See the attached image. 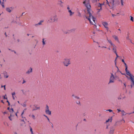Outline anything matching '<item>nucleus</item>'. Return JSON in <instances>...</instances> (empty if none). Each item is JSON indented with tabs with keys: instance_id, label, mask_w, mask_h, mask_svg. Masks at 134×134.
<instances>
[{
	"instance_id": "nucleus-1",
	"label": "nucleus",
	"mask_w": 134,
	"mask_h": 134,
	"mask_svg": "<svg viewBox=\"0 0 134 134\" xmlns=\"http://www.w3.org/2000/svg\"><path fill=\"white\" fill-rule=\"evenodd\" d=\"M86 6L88 12L86 18L89 21L90 24L95 26L96 24V19L92 15V12L90 9V4L87 3L86 4Z\"/></svg>"
},
{
	"instance_id": "nucleus-2",
	"label": "nucleus",
	"mask_w": 134,
	"mask_h": 134,
	"mask_svg": "<svg viewBox=\"0 0 134 134\" xmlns=\"http://www.w3.org/2000/svg\"><path fill=\"white\" fill-rule=\"evenodd\" d=\"M62 63L64 66L66 67L68 66L71 64V62L70 59L66 58L64 59Z\"/></svg>"
},
{
	"instance_id": "nucleus-3",
	"label": "nucleus",
	"mask_w": 134,
	"mask_h": 134,
	"mask_svg": "<svg viewBox=\"0 0 134 134\" xmlns=\"http://www.w3.org/2000/svg\"><path fill=\"white\" fill-rule=\"evenodd\" d=\"M58 20V18L56 15H54L51 17L48 20L49 22H57Z\"/></svg>"
},
{
	"instance_id": "nucleus-4",
	"label": "nucleus",
	"mask_w": 134,
	"mask_h": 134,
	"mask_svg": "<svg viewBox=\"0 0 134 134\" xmlns=\"http://www.w3.org/2000/svg\"><path fill=\"white\" fill-rule=\"evenodd\" d=\"M118 76H111L109 83L113 82L115 80L118 79Z\"/></svg>"
},
{
	"instance_id": "nucleus-5",
	"label": "nucleus",
	"mask_w": 134,
	"mask_h": 134,
	"mask_svg": "<svg viewBox=\"0 0 134 134\" xmlns=\"http://www.w3.org/2000/svg\"><path fill=\"white\" fill-rule=\"evenodd\" d=\"M45 112L47 114L51 115V111L49 110V107L47 105H46Z\"/></svg>"
},
{
	"instance_id": "nucleus-6",
	"label": "nucleus",
	"mask_w": 134,
	"mask_h": 134,
	"mask_svg": "<svg viewBox=\"0 0 134 134\" xmlns=\"http://www.w3.org/2000/svg\"><path fill=\"white\" fill-rule=\"evenodd\" d=\"M102 24L104 26V27L106 28L107 30H108V28L107 26L108 25V23L106 22H102Z\"/></svg>"
},
{
	"instance_id": "nucleus-7",
	"label": "nucleus",
	"mask_w": 134,
	"mask_h": 134,
	"mask_svg": "<svg viewBox=\"0 0 134 134\" xmlns=\"http://www.w3.org/2000/svg\"><path fill=\"white\" fill-rule=\"evenodd\" d=\"M112 51L114 53L116 52V47L114 44L112 46Z\"/></svg>"
},
{
	"instance_id": "nucleus-8",
	"label": "nucleus",
	"mask_w": 134,
	"mask_h": 134,
	"mask_svg": "<svg viewBox=\"0 0 134 134\" xmlns=\"http://www.w3.org/2000/svg\"><path fill=\"white\" fill-rule=\"evenodd\" d=\"M97 43L98 44V46H100L101 45L102 46H104V45H106L104 44L103 41H100L99 42H97Z\"/></svg>"
},
{
	"instance_id": "nucleus-9",
	"label": "nucleus",
	"mask_w": 134,
	"mask_h": 134,
	"mask_svg": "<svg viewBox=\"0 0 134 134\" xmlns=\"http://www.w3.org/2000/svg\"><path fill=\"white\" fill-rule=\"evenodd\" d=\"M112 37L115 39V40L118 43H119V41L117 36L115 35H113Z\"/></svg>"
},
{
	"instance_id": "nucleus-10",
	"label": "nucleus",
	"mask_w": 134,
	"mask_h": 134,
	"mask_svg": "<svg viewBox=\"0 0 134 134\" xmlns=\"http://www.w3.org/2000/svg\"><path fill=\"white\" fill-rule=\"evenodd\" d=\"M6 1V0H0V3L3 8L4 7L3 3Z\"/></svg>"
},
{
	"instance_id": "nucleus-11",
	"label": "nucleus",
	"mask_w": 134,
	"mask_h": 134,
	"mask_svg": "<svg viewBox=\"0 0 134 134\" xmlns=\"http://www.w3.org/2000/svg\"><path fill=\"white\" fill-rule=\"evenodd\" d=\"M107 40L108 41V42L111 45V46H112V45L114 44H113L111 41V40H110V39H109L107 37Z\"/></svg>"
},
{
	"instance_id": "nucleus-12",
	"label": "nucleus",
	"mask_w": 134,
	"mask_h": 134,
	"mask_svg": "<svg viewBox=\"0 0 134 134\" xmlns=\"http://www.w3.org/2000/svg\"><path fill=\"white\" fill-rule=\"evenodd\" d=\"M43 22L42 20L40 21V22L38 24H35L34 25V26L36 27H37V26L40 25L42 24V23Z\"/></svg>"
},
{
	"instance_id": "nucleus-13",
	"label": "nucleus",
	"mask_w": 134,
	"mask_h": 134,
	"mask_svg": "<svg viewBox=\"0 0 134 134\" xmlns=\"http://www.w3.org/2000/svg\"><path fill=\"white\" fill-rule=\"evenodd\" d=\"M112 120V117H110V118H109L106 121V122H105V123H107V122H108L109 121H110V122H111Z\"/></svg>"
},
{
	"instance_id": "nucleus-14",
	"label": "nucleus",
	"mask_w": 134,
	"mask_h": 134,
	"mask_svg": "<svg viewBox=\"0 0 134 134\" xmlns=\"http://www.w3.org/2000/svg\"><path fill=\"white\" fill-rule=\"evenodd\" d=\"M106 1H107V4H108V5L109 6H110V7L111 6H113L114 5H114H112L111 4V3H110V2L112 1V0H111L110 1V3H109V2L107 0H106Z\"/></svg>"
},
{
	"instance_id": "nucleus-15",
	"label": "nucleus",
	"mask_w": 134,
	"mask_h": 134,
	"mask_svg": "<svg viewBox=\"0 0 134 134\" xmlns=\"http://www.w3.org/2000/svg\"><path fill=\"white\" fill-rule=\"evenodd\" d=\"M125 71L126 72V74L128 75H131L130 72L127 69H125Z\"/></svg>"
},
{
	"instance_id": "nucleus-16",
	"label": "nucleus",
	"mask_w": 134,
	"mask_h": 134,
	"mask_svg": "<svg viewBox=\"0 0 134 134\" xmlns=\"http://www.w3.org/2000/svg\"><path fill=\"white\" fill-rule=\"evenodd\" d=\"M98 47L102 48V49H106L107 48V47L106 46V45H104V46H102L101 45L100 46H98Z\"/></svg>"
},
{
	"instance_id": "nucleus-17",
	"label": "nucleus",
	"mask_w": 134,
	"mask_h": 134,
	"mask_svg": "<svg viewBox=\"0 0 134 134\" xmlns=\"http://www.w3.org/2000/svg\"><path fill=\"white\" fill-rule=\"evenodd\" d=\"M32 69L31 68H30L28 70V71L26 72V73L27 74H29L30 72H32Z\"/></svg>"
},
{
	"instance_id": "nucleus-18",
	"label": "nucleus",
	"mask_w": 134,
	"mask_h": 134,
	"mask_svg": "<svg viewBox=\"0 0 134 134\" xmlns=\"http://www.w3.org/2000/svg\"><path fill=\"white\" fill-rule=\"evenodd\" d=\"M63 3L61 1H58V4L60 5V6L62 7L63 6V5H62V4Z\"/></svg>"
},
{
	"instance_id": "nucleus-19",
	"label": "nucleus",
	"mask_w": 134,
	"mask_h": 134,
	"mask_svg": "<svg viewBox=\"0 0 134 134\" xmlns=\"http://www.w3.org/2000/svg\"><path fill=\"white\" fill-rule=\"evenodd\" d=\"M114 129L113 128H111L110 129V133L113 134V133L114 131Z\"/></svg>"
},
{
	"instance_id": "nucleus-20",
	"label": "nucleus",
	"mask_w": 134,
	"mask_h": 134,
	"mask_svg": "<svg viewBox=\"0 0 134 134\" xmlns=\"http://www.w3.org/2000/svg\"><path fill=\"white\" fill-rule=\"evenodd\" d=\"M68 12L70 14V15L71 16L72 15L74 14V12H72L71 11V10H69V11H68Z\"/></svg>"
},
{
	"instance_id": "nucleus-21",
	"label": "nucleus",
	"mask_w": 134,
	"mask_h": 134,
	"mask_svg": "<svg viewBox=\"0 0 134 134\" xmlns=\"http://www.w3.org/2000/svg\"><path fill=\"white\" fill-rule=\"evenodd\" d=\"M121 112L122 115H125L127 114V113L124 110H121Z\"/></svg>"
},
{
	"instance_id": "nucleus-22",
	"label": "nucleus",
	"mask_w": 134,
	"mask_h": 134,
	"mask_svg": "<svg viewBox=\"0 0 134 134\" xmlns=\"http://www.w3.org/2000/svg\"><path fill=\"white\" fill-rule=\"evenodd\" d=\"M6 10L8 12L10 13L11 11V10L10 8H6Z\"/></svg>"
},
{
	"instance_id": "nucleus-23",
	"label": "nucleus",
	"mask_w": 134,
	"mask_h": 134,
	"mask_svg": "<svg viewBox=\"0 0 134 134\" xmlns=\"http://www.w3.org/2000/svg\"><path fill=\"white\" fill-rule=\"evenodd\" d=\"M40 109V107H35V108H33L32 109V111H34L35 110H37V109Z\"/></svg>"
},
{
	"instance_id": "nucleus-24",
	"label": "nucleus",
	"mask_w": 134,
	"mask_h": 134,
	"mask_svg": "<svg viewBox=\"0 0 134 134\" xmlns=\"http://www.w3.org/2000/svg\"><path fill=\"white\" fill-rule=\"evenodd\" d=\"M72 97H74V98L76 99H79V97L76 96H75L74 94H72Z\"/></svg>"
},
{
	"instance_id": "nucleus-25",
	"label": "nucleus",
	"mask_w": 134,
	"mask_h": 134,
	"mask_svg": "<svg viewBox=\"0 0 134 134\" xmlns=\"http://www.w3.org/2000/svg\"><path fill=\"white\" fill-rule=\"evenodd\" d=\"M12 97L13 98V99L14 100L15 99V97H14V96H15V92H13V93H12Z\"/></svg>"
},
{
	"instance_id": "nucleus-26",
	"label": "nucleus",
	"mask_w": 134,
	"mask_h": 134,
	"mask_svg": "<svg viewBox=\"0 0 134 134\" xmlns=\"http://www.w3.org/2000/svg\"><path fill=\"white\" fill-rule=\"evenodd\" d=\"M44 38H43L42 40V43H43V45H44L45 44V42L46 41H44Z\"/></svg>"
},
{
	"instance_id": "nucleus-27",
	"label": "nucleus",
	"mask_w": 134,
	"mask_h": 134,
	"mask_svg": "<svg viewBox=\"0 0 134 134\" xmlns=\"http://www.w3.org/2000/svg\"><path fill=\"white\" fill-rule=\"evenodd\" d=\"M9 111L10 113H13V112H14L13 109L12 108L10 109V110H9Z\"/></svg>"
},
{
	"instance_id": "nucleus-28",
	"label": "nucleus",
	"mask_w": 134,
	"mask_h": 134,
	"mask_svg": "<svg viewBox=\"0 0 134 134\" xmlns=\"http://www.w3.org/2000/svg\"><path fill=\"white\" fill-rule=\"evenodd\" d=\"M13 115H12V114H11L10 116L9 117V118L10 120L11 121L12 120V119L11 118V117Z\"/></svg>"
},
{
	"instance_id": "nucleus-29",
	"label": "nucleus",
	"mask_w": 134,
	"mask_h": 134,
	"mask_svg": "<svg viewBox=\"0 0 134 134\" xmlns=\"http://www.w3.org/2000/svg\"><path fill=\"white\" fill-rule=\"evenodd\" d=\"M8 76H3V77L2 78V79L4 80L5 78H7L8 77Z\"/></svg>"
},
{
	"instance_id": "nucleus-30",
	"label": "nucleus",
	"mask_w": 134,
	"mask_h": 134,
	"mask_svg": "<svg viewBox=\"0 0 134 134\" xmlns=\"http://www.w3.org/2000/svg\"><path fill=\"white\" fill-rule=\"evenodd\" d=\"M67 9H68V11H69V10H71L70 9V7H69V5H68L67 6Z\"/></svg>"
},
{
	"instance_id": "nucleus-31",
	"label": "nucleus",
	"mask_w": 134,
	"mask_h": 134,
	"mask_svg": "<svg viewBox=\"0 0 134 134\" xmlns=\"http://www.w3.org/2000/svg\"><path fill=\"white\" fill-rule=\"evenodd\" d=\"M3 74L4 75H7V74L6 71H4L3 73Z\"/></svg>"
},
{
	"instance_id": "nucleus-32",
	"label": "nucleus",
	"mask_w": 134,
	"mask_h": 134,
	"mask_svg": "<svg viewBox=\"0 0 134 134\" xmlns=\"http://www.w3.org/2000/svg\"><path fill=\"white\" fill-rule=\"evenodd\" d=\"M99 5L98 6L99 7H101L102 5H104V3H99Z\"/></svg>"
},
{
	"instance_id": "nucleus-33",
	"label": "nucleus",
	"mask_w": 134,
	"mask_h": 134,
	"mask_svg": "<svg viewBox=\"0 0 134 134\" xmlns=\"http://www.w3.org/2000/svg\"><path fill=\"white\" fill-rule=\"evenodd\" d=\"M125 66V68H126L125 69H127V65L125 63H124Z\"/></svg>"
},
{
	"instance_id": "nucleus-34",
	"label": "nucleus",
	"mask_w": 134,
	"mask_h": 134,
	"mask_svg": "<svg viewBox=\"0 0 134 134\" xmlns=\"http://www.w3.org/2000/svg\"><path fill=\"white\" fill-rule=\"evenodd\" d=\"M130 17H131V18H130L131 20L132 21H133V17L131 16H130Z\"/></svg>"
},
{
	"instance_id": "nucleus-35",
	"label": "nucleus",
	"mask_w": 134,
	"mask_h": 134,
	"mask_svg": "<svg viewBox=\"0 0 134 134\" xmlns=\"http://www.w3.org/2000/svg\"><path fill=\"white\" fill-rule=\"evenodd\" d=\"M115 53L116 54V58L115 59V61L116 60V59H117V58L119 57V56H118V55L117 54V52H116V53Z\"/></svg>"
},
{
	"instance_id": "nucleus-36",
	"label": "nucleus",
	"mask_w": 134,
	"mask_h": 134,
	"mask_svg": "<svg viewBox=\"0 0 134 134\" xmlns=\"http://www.w3.org/2000/svg\"><path fill=\"white\" fill-rule=\"evenodd\" d=\"M32 117L34 119H35V115H31Z\"/></svg>"
},
{
	"instance_id": "nucleus-37",
	"label": "nucleus",
	"mask_w": 134,
	"mask_h": 134,
	"mask_svg": "<svg viewBox=\"0 0 134 134\" xmlns=\"http://www.w3.org/2000/svg\"><path fill=\"white\" fill-rule=\"evenodd\" d=\"M110 3H111L112 5H114V0H112L111 2H110Z\"/></svg>"
},
{
	"instance_id": "nucleus-38",
	"label": "nucleus",
	"mask_w": 134,
	"mask_h": 134,
	"mask_svg": "<svg viewBox=\"0 0 134 134\" xmlns=\"http://www.w3.org/2000/svg\"><path fill=\"white\" fill-rule=\"evenodd\" d=\"M119 14L118 13H117L116 15L112 14V16L113 17H114L115 16H117Z\"/></svg>"
},
{
	"instance_id": "nucleus-39",
	"label": "nucleus",
	"mask_w": 134,
	"mask_h": 134,
	"mask_svg": "<svg viewBox=\"0 0 134 134\" xmlns=\"http://www.w3.org/2000/svg\"><path fill=\"white\" fill-rule=\"evenodd\" d=\"M121 5L122 6H123L124 5L123 3V0H121Z\"/></svg>"
},
{
	"instance_id": "nucleus-40",
	"label": "nucleus",
	"mask_w": 134,
	"mask_h": 134,
	"mask_svg": "<svg viewBox=\"0 0 134 134\" xmlns=\"http://www.w3.org/2000/svg\"><path fill=\"white\" fill-rule=\"evenodd\" d=\"M6 96V95H5L3 96V99H7V98H6L5 97V96Z\"/></svg>"
},
{
	"instance_id": "nucleus-41",
	"label": "nucleus",
	"mask_w": 134,
	"mask_h": 134,
	"mask_svg": "<svg viewBox=\"0 0 134 134\" xmlns=\"http://www.w3.org/2000/svg\"><path fill=\"white\" fill-rule=\"evenodd\" d=\"M22 105L24 107H26V105L25 103H24L23 105Z\"/></svg>"
},
{
	"instance_id": "nucleus-42",
	"label": "nucleus",
	"mask_w": 134,
	"mask_h": 134,
	"mask_svg": "<svg viewBox=\"0 0 134 134\" xmlns=\"http://www.w3.org/2000/svg\"><path fill=\"white\" fill-rule=\"evenodd\" d=\"M107 111H108L110 112H111L113 111L111 109H108L107 110Z\"/></svg>"
},
{
	"instance_id": "nucleus-43",
	"label": "nucleus",
	"mask_w": 134,
	"mask_h": 134,
	"mask_svg": "<svg viewBox=\"0 0 134 134\" xmlns=\"http://www.w3.org/2000/svg\"><path fill=\"white\" fill-rule=\"evenodd\" d=\"M30 131L31 132V133L32 134H33V131H32V129L31 128V127L30 128Z\"/></svg>"
},
{
	"instance_id": "nucleus-44",
	"label": "nucleus",
	"mask_w": 134,
	"mask_h": 134,
	"mask_svg": "<svg viewBox=\"0 0 134 134\" xmlns=\"http://www.w3.org/2000/svg\"><path fill=\"white\" fill-rule=\"evenodd\" d=\"M77 104L78 105H80V102L79 101H78V102H77Z\"/></svg>"
},
{
	"instance_id": "nucleus-45",
	"label": "nucleus",
	"mask_w": 134,
	"mask_h": 134,
	"mask_svg": "<svg viewBox=\"0 0 134 134\" xmlns=\"http://www.w3.org/2000/svg\"><path fill=\"white\" fill-rule=\"evenodd\" d=\"M117 110L118 111V113H119V112H120V111L121 112V111L120 110V109H117Z\"/></svg>"
},
{
	"instance_id": "nucleus-46",
	"label": "nucleus",
	"mask_w": 134,
	"mask_h": 134,
	"mask_svg": "<svg viewBox=\"0 0 134 134\" xmlns=\"http://www.w3.org/2000/svg\"><path fill=\"white\" fill-rule=\"evenodd\" d=\"M97 0H92V2H96L97 1Z\"/></svg>"
},
{
	"instance_id": "nucleus-47",
	"label": "nucleus",
	"mask_w": 134,
	"mask_h": 134,
	"mask_svg": "<svg viewBox=\"0 0 134 134\" xmlns=\"http://www.w3.org/2000/svg\"><path fill=\"white\" fill-rule=\"evenodd\" d=\"M126 39H127V40H129V39H129V36H127L126 37Z\"/></svg>"
},
{
	"instance_id": "nucleus-48",
	"label": "nucleus",
	"mask_w": 134,
	"mask_h": 134,
	"mask_svg": "<svg viewBox=\"0 0 134 134\" xmlns=\"http://www.w3.org/2000/svg\"><path fill=\"white\" fill-rule=\"evenodd\" d=\"M24 111H23V112L21 114V116L22 118H23V115L24 114Z\"/></svg>"
},
{
	"instance_id": "nucleus-49",
	"label": "nucleus",
	"mask_w": 134,
	"mask_h": 134,
	"mask_svg": "<svg viewBox=\"0 0 134 134\" xmlns=\"http://www.w3.org/2000/svg\"><path fill=\"white\" fill-rule=\"evenodd\" d=\"M122 62H123L124 63H125V61H124V59H122Z\"/></svg>"
},
{
	"instance_id": "nucleus-50",
	"label": "nucleus",
	"mask_w": 134,
	"mask_h": 134,
	"mask_svg": "<svg viewBox=\"0 0 134 134\" xmlns=\"http://www.w3.org/2000/svg\"><path fill=\"white\" fill-rule=\"evenodd\" d=\"M5 85H4L3 86V87L4 88V90H5Z\"/></svg>"
},
{
	"instance_id": "nucleus-51",
	"label": "nucleus",
	"mask_w": 134,
	"mask_h": 134,
	"mask_svg": "<svg viewBox=\"0 0 134 134\" xmlns=\"http://www.w3.org/2000/svg\"><path fill=\"white\" fill-rule=\"evenodd\" d=\"M124 86H125V87H126V84H125V83H124Z\"/></svg>"
},
{
	"instance_id": "nucleus-52",
	"label": "nucleus",
	"mask_w": 134,
	"mask_h": 134,
	"mask_svg": "<svg viewBox=\"0 0 134 134\" xmlns=\"http://www.w3.org/2000/svg\"><path fill=\"white\" fill-rule=\"evenodd\" d=\"M123 121V122L124 123L125 122V121L124 120V119H123L121 120V121Z\"/></svg>"
},
{
	"instance_id": "nucleus-53",
	"label": "nucleus",
	"mask_w": 134,
	"mask_h": 134,
	"mask_svg": "<svg viewBox=\"0 0 134 134\" xmlns=\"http://www.w3.org/2000/svg\"><path fill=\"white\" fill-rule=\"evenodd\" d=\"M3 113L4 115L5 114H7V112H4Z\"/></svg>"
},
{
	"instance_id": "nucleus-54",
	"label": "nucleus",
	"mask_w": 134,
	"mask_h": 134,
	"mask_svg": "<svg viewBox=\"0 0 134 134\" xmlns=\"http://www.w3.org/2000/svg\"><path fill=\"white\" fill-rule=\"evenodd\" d=\"M79 16H81V14L79 12Z\"/></svg>"
},
{
	"instance_id": "nucleus-55",
	"label": "nucleus",
	"mask_w": 134,
	"mask_h": 134,
	"mask_svg": "<svg viewBox=\"0 0 134 134\" xmlns=\"http://www.w3.org/2000/svg\"><path fill=\"white\" fill-rule=\"evenodd\" d=\"M47 118V119L48 121H49V118H48V117Z\"/></svg>"
},
{
	"instance_id": "nucleus-56",
	"label": "nucleus",
	"mask_w": 134,
	"mask_h": 134,
	"mask_svg": "<svg viewBox=\"0 0 134 134\" xmlns=\"http://www.w3.org/2000/svg\"><path fill=\"white\" fill-rule=\"evenodd\" d=\"M44 116H45V117L46 118H47L48 117H47V116H46V115H44Z\"/></svg>"
},
{
	"instance_id": "nucleus-57",
	"label": "nucleus",
	"mask_w": 134,
	"mask_h": 134,
	"mask_svg": "<svg viewBox=\"0 0 134 134\" xmlns=\"http://www.w3.org/2000/svg\"><path fill=\"white\" fill-rule=\"evenodd\" d=\"M108 50H110V47H108V48H107Z\"/></svg>"
},
{
	"instance_id": "nucleus-58",
	"label": "nucleus",
	"mask_w": 134,
	"mask_h": 134,
	"mask_svg": "<svg viewBox=\"0 0 134 134\" xmlns=\"http://www.w3.org/2000/svg\"><path fill=\"white\" fill-rule=\"evenodd\" d=\"M32 105H30V107H31V108H32Z\"/></svg>"
},
{
	"instance_id": "nucleus-59",
	"label": "nucleus",
	"mask_w": 134,
	"mask_h": 134,
	"mask_svg": "<svg viewBox=\"0 0 134 134\" xmlns=\"http://www.w3.org/2000/svg\"><path fill=\"white\" fill-rule=\"evenodd\" d=\"M10 109V108H9V107H8V108H7V109H8V110H10V109Z\"/></svg>"
},
{
	"instance_id": "nucleus-60",
	"label": "nucleus",
	"mask_w": 134,
	"mask_h": 134,
	"mask_svg": "<svg viewBox=\"0 0 134 134\" xmlns=\"http://www.w3.org/2000/svg\"><path fill=\"white\" fill-rule=\"evenodd\" d=\"M1 102L2 103H4V102H3V100H1Z\"/></svg>"
},
{
	"instance_id": "nucleus-61",
	"label": "nucleus",
	"mask_w": 134,
	"mask_h": 134,
	"mask_svg": "<svg viewBox=\"0 0 134 134\" xmlns=\"http://www.w3.org/2000/svg\"><path fill=\"white\" fill-rule=\"evenodd\" d=\"M5 35L6 36H7V34H6V32H5Z\"/></svg>"
},
{
	"instance_id": "nucleus-62",
	"label": "nucleus",
	"mask_w": 134,
	"mask_h": 134,
	"mask_svg": "<svg viewBox=\"0 0 134 134\" xmlns=\"http://www.w3.org/2000/svg\"><path fill=\"white\" fill-rule=\"evenodd\" d=\"M25 82V81L24 80L23 82V83H24Z\"/></svg>"
},
{
	"instance_id": "nucleus-63",
	"label": "nucleus",
	"mask_w": 134,
	"mask_h": 134,
	"mask_svg": "<svg viewBox=\"0 0 134 134\" xmlns=\"http://www.w3.org/2000/svg\"><path fill=\"white\" fill-rule=\"evenodd\" d=\"M15 115H16V116L17 117V113H15Z\"/></svg>"
},
{
	"instance_id": "nucleus-64",
	"label": "nucleus",
	"mask_w": 134,
	"mask_h": 134,
	"mask_svg": "<svg viewBox=\"0 0 134 134\" xmlns=\"http://www.w3.org/2000/svg\"><path fill=\"white\" fill-rule=\"evenodd\" d=\"M83 4H85V1H84L83 2Z\"/></svg>"
}]
</instances>
